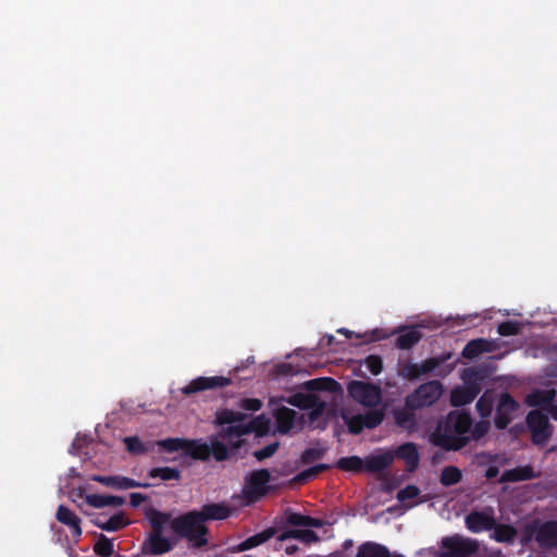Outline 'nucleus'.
<instances>
[{
	"mask_svg": "<svg viewBox=\"0 0 557 557\" xmlns=\"http://www.w3.org/2000/svg\"><path fill=\"white\" fill-rule=\"evenodd\" d=\"M472 424L470 413L453 410L437 423L432 442L447 451L460 450L470 442L469 432Z\"/></svg>",
	"mask_w": 557,
	"mask_h": 557,
	"instance_id": "f257e3e1",
	"label": "nucleus"
},
{
	"mask_svg": "<svg viewBox=\"0 0 557 557\" xmlns=\"http://www.w3.org/2000/svg\"><path fill=\"white\" fill-rule=\"evenodd\" d=\"M168 523L178 537L188 541L190 547L201 548L208 545L207 535L209 534V529L196 509L173 519L171 517Z\"/></svg>",
	"mask_w": 557,
	"mask_h": 557,
	"instance_id": "f03ea898",
	"label": "nucleus"
},
{
	"mask_svg": "<svg viewBox=\"0 0 557 557\" xmlns=\"http://www.w3.org/2000/svg\"><path fill=\"white\" fill-rule=\"evenodd\" d=\"M146 518L150 523L151 532L143 543V553L145 555L159 556L171 552L175 543L163 535L165 525L170 521L171 513L150 508L146 511Z\"/></svg>",
	"mask_w": 557,
	"mask_h": 557,
	"instance_id": "7ed1b4c3",
	"label": "nucleus"
},
{
	"mask_svg": "<svg viewBox=\"0 0 557 557\" xmlns=\"http://www.w3.org/2000/svg\"><path fill=\"white\" fill-rule=\"evenodd\" d=\"M443 394V385L440 381H430L421 384L406 399L405 405L409 409H420L435 404Z\"/></svg>",
	"mask_w": 557,
	"mask_h": 557,
	"instance_id": "20e7f679",
	"label": "nucleus"
},
{
	"mask_svg": "<svg viewBox=\"0 0 557 557\" xmlns=\"http://www.w3.org/2000/svg\"><path fill=\"white\" fill-rule=\"evenodd\" d=\"M525 424L530 432L531 442L536 446H544L553 434V425L546 413L531 410L527 414Z\"/></svg>",
	"mask_w": 557,
	"mask_h": 557,
	"instance_id": "39448f33",
	"label": "nucleus"
},
{
	"mask_svg": "<svg viewBox=\"0 0 557 557\" xmlns=\"http://www.w3.org/2000/svg\"><path fill=\"white\" fill-rule=\"evenodd\" d=\"M443 552L438 557H473L479 550L476 540L455 534L442 539Z\"/></svg>",
	"mask_w": 557,
	"mask_h": 557,
	"instance_id": "423d86ee",
	"label": "nucleus"
},
{
	"mask_svg": "<svg viewBox=\"0 0 557 557\" xmlns=\"http://www.w3.org/2000/svg\"><path fill=\"white\" fill-rule=\"evenodd\" d=\"M272 476L268 469H259L250 472L246 476L244 495L250 503H256L265 496L271 487L269 482Z\"/></svg>",
	"mask_w": 557,
	"mask_h": 557,
	"instance_id": "0eeeda50",
	"label": "nucleus"
},
{
	"mask_svg": "<svg viewBox=\"0 0 557 557\" xmlns=\"http://www.w3.org/2000/svg\"><path fill=\"white\" fill-rule=\"evenodd\" d=\"M347 391L354 400L366 407L376 406L382 398L381 388L377 385L363 381L349 382Z\"/></svg>",
	"mask_w": 557,
	"mask_h": 557,
	"instance_id": "6e6552de",
	"label": "nucleus"
},
{
	"mask_svg": "<svg viewBox=\"0 0 557 557\" xmlns=\"http://www.w3.org/2000/svg\"><path fill=\"white\" fill-rule=\"evenodd\" d=\"M447 356L432 357L421 363L407 362L401 366L399 375L408 381H416L424 374L435 372L447 359Z\"/></svg>",
	"mask_w": 557,
	"mask_h": 557,
	"instance_id": "1a4fd4ad",
	"label": "nucleus"
},
{
	"mask_svg": "<svg viewBox=\"0 0 557 557\" xmlns=\"http://www.w3.org/2000/svg\"><path fill=\"white\" fill-rule=\"evenodd\" d=\"M519 408V403L509 393H502L496 405L495 428L498 430L507 429Z\"/></svg>",
	"mask_w": 557,
	"mask_h": 557,
	"instance_id": "9d476101",
	"label": "nucleus"
},
{
	"mask_svg": "<svg viewBox=\"0 0 557 557\" xmlns=\"http://www.w3.org/2000/svg\"><path fill=\"white\" fill-rule=\"evenodd\" d=\"M232 384V379L228 376L216 375V376H198L191 380L186 386H184L181 392L182 394L189 396L196 393L209 391V389H218L230 386Z\"/></svg>",
	"mask_w": 557,
	"mask_h": 557,
	"instance_id": "9b49d317",
	"label": "nucleus"
},
{
	"mask_svg": "<svg viewBox=\"0 0 557 557\" xmlns=\"http://www.w3.org/2000/svg\"><path fill=\"white\" fill-rule=\"evenodd\" d=\"M534 540L543 549L557 548V520L540 523L534 531Z\"/></svg>",
	"mask_w": 557,
	"mask_h": 557,
	"instance_id": "f8f14e48",
	"label": "nucleus"
},
{
	"mask_svg": "<svg viewBox=\"0 0 557 557\" xmlns=\"http://www.w3.org/2000/svg\"><path fill=\"white\" fill-rule=\"evenodd\" d=\"M495 518L493 515V509L490 508V512L487 511H478L473 510L466 516V527L472 533H480L482 531H492L495 527Z\"/></svg>",
	"mask_w": 557,
	"mask_h": 557,
	"instance_id": "ddd939ff",
	"label": "nucleus"
},
{
	"mask_svg": "<svg viewBox=\"0 0 557 557\" xmlns=\"http://www.w3.org/2000/svg\"><path fill=\"white\" fill-rule=\"evenodd\" d=\"M480 392L481 387L476 382H469L462 387L453 389L450 394V403L455 407L471 404Z\"/></svg>",
	"mask_w": 557,
	"mask_h": 557,
	"instance_id": "4468645a",
	"label": "nucleus"
},
{
	"mask_svg": "<svg viewBox=\"0 0 557 557\" xmlns=\"http://www.w3.org/2000/svg\"><path fill=\"white\" fill-rule=\"evenodd\" d=\"M297 412L285 406L277 407L273 410V418L276 424V432L287 434L295 425Z\"/></svg>",
	"mask_w": 557,
	"mask_h": 557,
	"instance_id": "2eb2a0df",
	"label": "nucleus"
},
{
	"mask_svg": "<svg viewBox=\"0 0 557 557\" xmlns=\"http://www.w3.org/2000/svg\"><path fill=\"white\" fill-rule=\"evenodd\" d=\"M57 520L71 529L72 536L79 539L82 535L81 519L66 506L60 505L55 515Z\"/></svg>",
	"mask_w": 557,
	"mask_h": 557,
	"instance_id": "dca6fc26",
	"label": "nucleus"
},
{
	"mask_svg": "<svg viewBox=\"0 0 557 557\" xmlns=\"http://www.w3.org/2000/svg\"><path fill=\"white\" fill-rule=\"evenodd\" d=\"M197 511L200 513L205 523L213 520H225L231 516V509L228 505L224 503L206 504Z\"/></svg>",
	"mask_w": 557,
	"mask_h": 557,
	"instance_id": "f3484780",
	"label": "nucleus"
},
{
	"mask_svg": "<svg viewBox=\"0 0 557 557\" xmlns=\"http://www.w3.org/2000/svg\"><path fill=\"white\" fill-rule=\"evenodd\" d=\"M394 461L392 451H384L376 455L368 456L364 459V471L369 473H377L387 469Z\"/></svg>",
	"mask_w": 557,
	"mask_h": 557,
	"instance_id": "a211bd4d",
	"label": "nucleus"
},
{
	"mask_svg": "<svg viewBox=\"0 0 557 557\" xmlns=\"http://www.w3.org/2000/svg\"><path fill=\"white\" fill-rule=\"evenodd\" d=\"M556 391L550 389H534L529 393L525 397V404L530 407H540L544 410L555 401L556 399Z\"/></svg>",
	"mask_w": 557,
	"mask_h": 557,
	"instance_id": "6ab92c4d",
	"label": "nucleus"
},
{
	"mask_svg": "<svg viewBox=\"0 0 557 557\" xmlns=\"http://www.w3.org/2000/svg\"><path fill=\"white\" fill-rule=\"evenodd\" d=\"M184 456L195 460L208 461L211 457V448L202 440H186Z\"/></svg>",
	"mask_w": 557,
	"mask_h": 557,
	"instance_id": "aec40b11",
	"label": "nucleus"
},
{
	"mask_svg": "<svg viewBox=\"0 0 557 557\" xmlns=\"http://www.w3.org/2000/svg\"><path fill=\"white\" fill-rule=\"evenodd\" d=\"M536 476L537 474L534 472L533 467L527 465L504 471L499 479V483L528 481L535 479Z\"/></svg>",
	"mask_w": 557,
	"mask_h": 557,
	"instance_id": "412c9836",
	"label": "nucleus"
},
{
	"mask_svg": "<svg viewBox=\"0 0 557 557\" xmlns=\"http://www.w3.org/2000/svg\"><path fill=\"white\" fill-rule=\"evenodd\" d=\"M339 387V384L333 377H317L306 381L302 384V388L308 392H330L334 393Z\"/></svg>",
	"mask_w": 557,
	"mask_h": 557,
	"instance_id": "4be33fe9",
	"label": "nucleus"
},
{
	"mask_svg": "<svg viewBox=\"0 0 557 557\" xmlns=\"http://www.w3.org/2000/svg\"><path fill=\"white\" fill-rule=\"evenodd\" d=\"M405 460L408 468L413 470L419 465V453L416 444L405 443L397 447L394 457Z\"/></svg>",
	"mask_w": 557,
	"mask_h": 557,
	"instance_id": "5701e85b",
	"label": "nucleus"
},
{
	"mask_svg": "<svg viewBox=\"0 0 557 557\" xmlns=\"http://www.w3.org/2000/svg\"><path fill=\"white\" fill-rule=\"evenodd\" d=\"M86 503L94 508H103L108 506L119 507L124 504V498L113 495L89 494L86 496Z\"/></svg>",
	"mask_w": 557,
	"mask_h": 557,
	"instance_id": "b1692460",
	"label": "nucleus"
},
{
	"mask_svg": "<svg viewBox=\"0 0 557 557\" xmlns=\"http://www.w3.org/2000/svg\"><path fill=\"white\" fill-rule=\"evenodd\" d=\"M274 535H275V529L268 528L260 533H257L255 535L247 537L245 541H243L238 545L237 549H238V552H245V550L255 548V547L265 543L267 541L272 539Z\"/></svg>",
	"mask_w": 557,
	"mask_h": 557,
	"instance_id": "393cba45",
	"label": "nucleus"
},
{
	"mask_svg": "<svg viewBox=\"0 0 557 557\" xmlns=\"http://www.w3.org/2000/svg\"><path fill=\"white\" fill-rule=\"evenodd\" d=\"M422 338V333L416 327H406L396 338V347L399 349H410Z\"/></svg>",
	"mask_w": 557,
	"mask_h": 557,
	"instance_id": "a878e982",
	"label": "nucleus"
},
{
	"mask_svg": "<svg viewBox=\"0 0 557 557\" xmlns=\"http://www.w3.org/2000/svg\"><path fill=\"white\" fill-rule=\"evenodd\" d=\"M492 539L497 543H512L517 537V529L511 524L497 523L492 529Z\"/></svg>",
	"mask_w": 557,
	"mask_h": 557,
	"instance_id": "bb28decb",
	"label": "nucleus"
},
{
	"mask_svg": "<svg viewBox=\"0 0 557 557\" xmlns=\"http://www.w3.org/2000/svg\"><path fill=\"white\" fill-rule=\"evenodd\" d=\"M416 409H409L406 405L405 408H398L394 410L395 423L405 430H412L416 426V416L413 413Z\"/></svg>",
	"mask_w": 557,
	"mask_h": 557,
	"instance_id": "cd10ccee",
	"label": "nucleus"
},
{
	"mask_svg": "<svg viewBox=\"0 0 557 557\" xmlns=\"http://www.w3.org/2000/svg\"><path fill=\"white\" fill-rule=\"evenodd\" d=\"M318 397L313 394L296 393L285 398V401L299 409H311L318 405Z\"/></svg>",
	"mask_w": 557,
	"mask_h": 557,
	"instance_id": "c85d7f7f",
	"label": "nucleus"
},
{
	"mask_svg": "<svg viewBox=\"0 0 557 557\" xmlns=\"http://www.w3.org/2000/svg\"><path fill=\"white\" fill-rule=\"evenodd\" d=\"M356 557H388V548L382 544L367 542L358 547Z\"/></svg>",
	"mask_w": 557,
	"mask_h": 557,
	"instance_id": "c756f323",
	"label": "nucleus"
},
{
	"mask_svg": "<svg viewBox=\"0 0 557 557\" xmlns=\"http://www.w3.org/2000/svg\"><path fill=\"white\" fill-rule=\"evenodd\" d=\"M247 416L239 411H234L231 409H221L216 411L214 424L223 426L225 424H235L243 422Z\"/></svg>",
	"mask_w": 557,
	"mask_h": 557,
	"instance_id": "7c9ffc66",
	"label": "nucleus"
},
{
	"mask_svg": "<svg viewBox=\"0 0 557 557\" xmlns=\"http://www.w3.org/2000/svg\"><path fill=\"white\" fill-rule=\"evenodd\" d=\"M281 541L286 539H295L299 540L304 543H312L319 540L318 534L309 529L300 530V529H292L282 533L278 537Z\"/></svg>",
	"mask_w": 557,
	"mask_h": 557,
	"instance_id": "2f4dec72",
	"label": "nucleus"
},
{
	"mask_svg": "<svg viewBox=\"0 0 557 557\" xmlns=\"http://www.w3.org/2000/svg\"><path fill=\"white\" fill-rule=\"evenodd\" d=\"M487 350V342L483 338L472 339L462 349V357L474 359Z\"/></svg>",
	"mask_w": 557,
	"mask_h": 557,
	"instance_id": "473e14b6",
	"label": "nucleus"
},
{
	"mask_svg": "<svg viewBox=\"0 0 557 557\" xmlns=\"http://www.w3.org/2000/svg\"><path fill=\"white\" fill-rule=\"evenodd\" d=\"M128 524L129 520L123 512H117L107 519L103 524H100V529L107 532H116Z\"/></svg>",
	"mask_w": 557,
	"mask_h": 557,
	"instance_id": "72a5a7b5",
	"label": "nucleus"
},
{
	"mask_svg": "<svg viewBox=\"0 0 557 557\" xmlns=\"http://www.w3.org/2000/svg\"><path fill=\"white\" fill-rule=\"evenodd\" d=\"M462 479V472L455 466H447L443 468L440 476V482L443 486H451L458 484Z\"/></svg>",
	"mask_w": 557,
	"mask_h": 557,
	"instance_id": "f704fd0d",
	"label": "nucleus"
},
{
	"mask_svg": "<svg viewBox=\"0 0 557 557\" xmlns=\"http://www.w3.org/2000/svg\"><path fill=\"white\" fill-rule=\"evenodd\" d=\"M336 466L343 471L361 472L364 470V460L358 456L342 457Z\"/></svg>",
	"mask_w": 557,
	"mask_h": 557,
	"instance_id": "c9c22d12",
	"label": "nucleus"
},
{
	"mask_svg": "<svg viewBox=\"0 0 557 557\" xmlns=\"http://www.w3.org/2000/svg\"><path fill=\"white\" fill-rule=\"evenodd\" d=\"M149 478L156 479L160 478L163 481L175 480L178 481L181 479V471L176 468L170 467H157L152 468L148 472Z\"/></svg>",
	"mask_w": 557,
	"mask_h": 557,
	"instance_id": "e433bc0d",
	"label": "nucleus"
},
{
	"mask_svg": "<svg viewBox=\"0 0 557 557\" xmlns=\"http://www.w3.org/2000/svg\"><path fill=\"white\" fill-rule=\"evenodd\" d=\"M219 437L222 440L232 441L233 438H239L243 435H247V430L245 429V423L239 422L235 424H230L228 426H223L219 433Z\"/></svg>",
	"mask_w": 557,
	"mask_h": 557,
	"instance_id": "4c0bfd02",
	"label": "nucleus"
},
{
	"mask_svg": "<svg viewBox=\"0 0 557 557\" xmlns=\"http://www.w3.org/2000/svg\"><path fill=\"white\" fill-rule=\"evenodd\" d=\"M94 552L100 557H110L114 552L113 540L107 537L104 534H100L94 545Z\"/></svg>",
	"mask_w": 557,
	"mask_h": 557,
	"instance_id": "58836bf2",
	"label": "nucleus"
},
{
	"mask_svg": "<svg viewBox=\"0 0 557 557\" xmlns=\"http://www.w3.org/2000/svg\"><path fill=\"white\" fill-rule=\"evenodd\" d=\"M187 438L182 437H169L165 440H160L156 442V445H158L160 448H162L166 453H175L178 450L185 451V445H186Z\"/></svg>",
	"mask_w": 557,
	"mask_h": 557,
	"instance_id": "ea45409f",
	"label": "nucleus"
},
{
	"mask_svg": "<svg viewBox=\"0 0 557 557\" xmlns=\"http://www.w3.org/2000/svg\"><path fill=\"white\" fill-rule=\"evenodd\" d=\"M209 446L211 448V456L216 461H225L230 458V450L227 446L216 437L210 438Z\"/></svg>",
	"mask_w": 557,
	"mask_h": 557,
	"instance_id": "a19ab883",
	"label": "nucleus"
},
{
	"mask_svg": "<svg viewBox=\"0 0 557 557\" xmlns=\"http://www.w3.org/2000/svg\"><path fill=\"white\" fill-rule=\"evenodd\" d=\"M326 450V447H321L320 443H317V446L307 448L302 451L300 460L304 465H310L319 459H322Z\"/></svg>",
	"mask_w": 557,
	"mask_h": 557,
	"instance_id": "79ce46f5",
	"label": "nucleus"
},
{
	"mask_svg": "<svg viewBox=\"0 0 557 557\" xmlns=\"http://www.w3.org/2000/svg\"><path fill=\"white\" fill-rule=\"evenodd\" d=\"M361 418L366 429H374L383 422L384 412L382 409H371L361 414Z\"/></svg>",
	"mask_w": 557,
	"mask_h": 557,
	"instance_id": "37998d69",
	"label": "nucleus"
},
{
	"mask_svg": "<svg viewBox=\"0 0 557 557\" xmlns=\"http://www.w3.org/2000/svg\"><path fill=\"white\" fill-rule=\"evenodd\" d=\"M268 428L269 421L264 418V416L255 417L248 423H245L247 434L256 432L258 435H263L267 433Z\"/></svg>",
	"mask_w": 557,
	"mask_h": 557,
	"instance_id": "c03bdc74",
	"label": "nucleus"
},
{
	"mask_svg": "<svg viewBox=\"0 0 557 557\" xmlns=\"http://www.w3.org/2000/svg\"><path fill=\"white\" fill-rule=\"evenodd\" d=\"M123 443L129 454L144 455L148 451V448L138 436H126L123 438Z\"/></svg>",
	"mask_w": 557,
	"mask_h": 557,
	"instance_id": "a18cd8bd",
	"label": "nucleus"
},
{
	"mask_svg": "<svg viewBox=\"0 0 557 557\" xmlns=\"http://www.w3.org/2000/svg\"><path fill=\"white\" fill-rule=\"evenodd\" d=\"M493 397L487 393H484L476 403V410L482 418H487L493 411Z\"/></svg>",
	"mask_w": 557,
	"mask_h": 557,
	"instance_id": "49530a36",
	"label": "nucleus"
},
{
	"mask_svg": "<svg viewBox=\"0 0 557 557\" xmlns=\"http://www.w3.org/2000/svg\"><path fill=\"white\" fill-rule=\"evenodd\" d=\"M521 325L517 321H504L498 324L497 332L500 336H513L520 333Z\"/></svg>",
	"mask_w": 557,
	"mask_h": 557,
	"instance_id": "de8ad7c7",
	"label": "nucleus"
},
{
	"mask_svg": "<svg viewBox=\"0 0 557 557\" xmlns=\"http://www.w3.org/2000/svg\"><path fill=\"white\" fill-rule=\"evenodd\" d=\"M284 520L287 524L293 527H306L307 516L295 512L288 508L284 511Z\"/></svg>",
	"mask_w": 557,
	"mask_h": 557,
	"instance_id": "09e8293b",
	"label": "nucleus"
},
{
	"mask_svg": "<svg viewBox=\"0 0 557 557\" xmlns=\"http://www.w3.org/2000/svg\"><path fill=\"white\" fill-rule=\"evenodd\" d=\"M363 364L373 375H379L383 370V360L377 355H370L363 360Z\"/></svg>",
	"mask_w": 557,
	"mask_h": 557,
	"instance_id": "8fccbe9b",
	"label": "nucleus"
},
{
	"mask_svg": "<svg viewBox=\"0 0 557 557\" xmlns=\"http://www.w3.org/2000/svg\"><path fill=\"white\" fill-rule=\"evenodd\" d=\"M490 422L488 421H485V420H482V421H479L476 422L473 428L471 426L470 429V432H469V437L470 440H480L482 438L483 436H485L490 430Z\"/></svg>",
	"mask_w": 557,
	"mask_h": 557,
	"instance_id": "3c124183",
	"label": "nucleus"
},
{
	"mask_svg": "<svg viewBox=\"0 0 557 557\" xmlns=\"http://www.w3.org/2000/svg\"><path fill=\"white\" fill-rule=\"evenodd\" d=\"M280 447V443L278 442H273L267 446H264L263 448L261 449H258V450H255L252 453V456L258 460V461H262L267 458H270L272 457L276 450L278 449Z\"/></svg>",
	"mask_w": 557,
	"mask_h": 557,
	"instance_id": "603ef678",
	"label": "nucleus"
},
{
	"mask_svg": "<svg viewBox=\"0 0 557 557\" xmlns=\"http://www.w3.org/2000/svg\"><path fill=\"white\" fill-rule=\"evenodd\" d=\"M420 494V490L418 486L409 484L404 488L399 490L396 494V498L404 503L408 499H413Z\"/></svg>",
	"mask_w": 557,
	"mask_h": 557,
	"instance_id": "864d4df0",
	"label": "nucleus"
},
{
	"mask_svg": "<svg viewBox=\"0 0 557 557\" xmlns=\"http://www.w3.org/2000/svg\"><path fill=\"white\" fill-rule=\"evenodd\" d=\"M119 476L120 475H100L94 474L90 476L91 481L98 482L107 487L119 488Z\"/></svg>",
	"mask_w": 557,
	"mask_h": 557,
	"instance_id": "5fc2aeb1",
	"label": "nucleus"
},
{
	"mask_svg": "<svg viewBox=\"0 0 557 557\" xmlns=\"http://www.w3.org/2000/svg\"><path fill=\"white\" fill-rule=\"evenodd\" d=\"M346 423H347L349 433L355 434V435L360 434L366 429V426L363 425L361 414H355V416L350 417L346 421Z\"/></svg>",
	"mask_w": 557,
	"mask_h": 557,
	"instance_id": "6e6d98bb",
	"label": "nucleus"
},
{
	"mask_svg": "<svg viewBox=\"0 0 557 557\" xmlns=\"http://www.w3.org/2000/svg\"><path fill=\"white\" fill-rule=\"evenodd\" d=\"M149 486H150L149 483H140L131 478L121 476V475L119 476V488L117 490H128V488H136V487L147 488Z\"/></svg>",
	"mask_w": 557,
	"mask_h": 557,
	"instance_id": "4d7b16f0",
	"label": "nucleus"
},
{
	"mask_svg": "<svg viewBox=\"0 0 557 557\" xmlns=\"http://www.w3.org/2000/svg\"><path fill=\"white\" fill-rule=\"evenodd\" d=\"M240 408L247 411H258L262 407V403L258 398H244L239 404Z\"/></svg>",
	"mask_w": 557,
	"mask_h": 557,
	"instance_id": "13d9d810",
	"label": "nucleus"
},
{
	"mask_svg": "<svg viewBox=\"0 0 557 557\" xmlns=\"http://www.w3.org/2000/svg\"><path fill=\"white\" fill-rule=\"evenodd\" d=\"M275 373L281 376L294 375L297 373L292 363H280L275 367Z\"/></svg>",
	"mask_w": 557,
	"mask_h": 557,
	"instance_id": "bf43d9fd",
	"label": "nucleus"
},
{
	"mask_svg": "<svg viewBox=\"0 0 557 557\" xmlns=\"http://www.w3.org/2000/svg\"><path fill=\"white\" fill-rule=\"evenodd\" d=\"M146 496L140 493H132L129 495V503L133 507H138L146 500Z\"/></svg>",
	"mask_w": 557,
	"mask_h": 557,
	"instance_id": "052dcab7",
	"label": "nucleus"
},
{
	"mask_svg": "<svg viewBox=\"0 0 557 557\" xmlns=\"http://www.w3.org/2000/svg\"><path fill=\"white\" fill-rule=\"evenodd\" d=\"M324 522L321 519L307 516L306 527L308 528H322Z\"/></svg>",
	"mask_w": 557,
	"mask_h": 557,
	"instance_id": "680f3d73",
	"label": "nucleus"
},
{
	"mask_svg": "<svg viewBox=\"0 0 557 557\" xmlns=\"http://www.w3.org/2000/svg\"><path fill=\"white\" fill-rule=\"evenodd\" d=\"M315 475H317L315 471L312 470V467H310V468L304 470L302 472H300L298 474V480L299 481H306V480H308L310 478H313Z\"/></svg>",
	"mask_w": 557,
	"mask_h": 557,
	"instance_id": "e2e57ef3",
	"label": "nucleus"
},
{
	"mask_svg": "<svg viewBox=\"0 0 557 557\" xmlns=\"http://www.w3.org/2000/svg\"><path fill=\"white\" fill-rule=\"evenodd\" d=\"M387 334L383 331V330H374L370 337H369V341H380V339H384V338H387Z\"/></svg>",
	"mask_w": 557,
	"mask_h": 557,
	"instance_id": "0e129e2a",
	"label": "nucleus"
},
{
	"mask_svg": "<svg viewBox=\"0 0 557 557\" xmlns=\"http://www.w3.org/2000/svg\"><path fill=\"white\" fill-rule=\"evenodd\" d=\"M499 474V469L496 466H490L485 471V478L487 480L495 479Z\"/></svg>",
	"mask_w": 557,
	"mask_h": 557,
	"instance_id": "69168bd1",
	"label": "nucleus"
},
{
	"mask_svg": "<svg viewBox=\"0 0 557 557\" xmlns=\"http://www.w3.org/2000/svg\"><path fill=\"white\" fill-rule=\"evenodd\" d=\"M546 411L557 421V404H555V401L547 407Z\"/></svg>",
	"mask_w": 557,
	"mask_h": 557,
	"instance_id": "338daca9",
	"label": "nucleus"
},
{
	"mask_svg": "<svg viewBox=\"0 0 557 557\" xmlns=\"http://www.w3.org/2000/svg\"><path fill=\"white\" fill-rule=\"evenodd\" d=\"M329 468H330V466L325 465V463H319V465L312 466V470H314L317 474L327 470Z\"/></svg>",
	"mask_w": 557,
	"mask_h": 557,
	"instance_id": "774afa93",
	"label": "nucleus"
}]
</instances>
